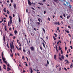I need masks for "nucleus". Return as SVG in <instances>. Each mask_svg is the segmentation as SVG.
Wrapping results in <instances>:
<instances>
[{"label":"nucleus","instance_id":"f257e3e1","mask_svg":"<svg viewBox=\"0 0 73 73\" xmlns=\"http://www.w3.org/2000/svg\"><path fill=\"white\" fill-rule=\"evenodd\" d=\"M11 43H10V47L11 48V49H13V50H15V47H14V46H13V42H12Z\"/></svg>","mask_w":73,"mask_h":73},{"label":"nucleus","instance_id":"f03ea898","mask_svg":"<svg viewBox=\"0 0 73 73\" xmlns=\"http://www.w3.org/2000/svg\"><path fill=\"white\" fill-rule=\"evenodd\" d=\"M9 18L10 20V24H12V18L11 16H9Z\"/></svg>","mask_w":73,"mask_h":73},{"label":"nucleus","instance_id":"7ed1b4c3","mask_svg":"<svg viewBox=\"0 0 73 73\" xmlns=\"http://www.w3.org/2000/svg\"><path fill=\"white\" fill-rule=\"evenodd\" d=\"M54 24H55V25H60V23H59V22L58 23L57 22H54Z\"/></svg>","mask_w":73,"mask_h":73},{"label":"nucleus","instance_id":"20e7f679","mask_svg":"<svg viewBox=\"0 0 73 73\" xmlns=\"http://www.w3.org/2000/svg\"><path fill=\"white\" fill-rule=\"evenodd\" d=\"M30 49L31 50H32V51H34V47H33H33H30Z\"/></svg>","mask_w":73,"mask_h":73},{"label":"nucleus","instance_id":"39448f33","mask_svg":"<svg viewBox=\"0 0 73 73\" xmlns=\"http://www.w3.org/2000/svg\"><path fill=\"white\" fill-rule=\"evenodd\" d=\"M28 3L29 5H32V3L30 2V1L29 0H28Z\"/></svg>","mask_w":73,"mask_h":73},{"label":"nucleus","instance_id":"423d86ee","mask_svg":"<svg viewBox=\"0 0 73 73\" xmlns=\"http://www.w3.org/2000/svg\"><path fill=\"white\" fill-rule=\"evenodd\" d=\"M54 2H56L57 3H59V1L58 0H53Z\"/></svg>","mask_w":73,"mask_h":73},{"label":"nucleus","instance_id":"0eeeda50","mask_svg":"<svg viewBox=\"0 0 73 73\" xmlns=\"http://www.w3.org/2000/svg\"><path fill=\"white\" fill-rule=\"evenodd\" d=\"M13 6L15 9H16V4L15 3L13 5Z\"/></svg>","mask_w":73,"mask_h":73},{"label":"nucleus","instance_id":"6e6552de","mask_svg":"<svg viewBox=\"0 0 73 73\" xmlns=\"http://www.w3.org/2000/svg\"><path fill=\"white\" fill-rule=\"evenodd\" d=\"M28 52H27V54H30V50L29 49H28Z\"/></svg>","mask_w":73,"mask_h":73},{"label":"nucleus","instance_id":"1a4fd4ad","mask_svg":"<svg viewBox=\"0 0 73 73\" xmlns=\"http://www.w3.org/2000/svg\"><path fill=\"white\" fill-rule=\"evenodd\" d=\"M30 70H31V73H33V70H32V68H31V67H30Z\"/></svg>","mask_w":73,"mask_h":73},{"label":"nucleus","instance_id":"9d476101","mask_svg":"<svg viewBox=\"0 0 73 73\" xmlns=\"http://www.w3.org/2000/svg\"><path fill=\"white\" fill-rule=\"evenodd\" d=\"M14 32L15 35H16V34H17V31H16V30H15L14 31Z\"/></svg>","mask_w":73,"mask_h":73},{"label":"nucleus","instance_id":"9b49d317","mask_svg":"<svg viewBox=\"0 0 73 73\" xmlns=\"http://www.w3.org/2000/svg\"><path fill=\"white\" fill-rule=\"evenodd\" d=\"M61 57L62 60H64V55H61Z\"/></svg>","mask_w":73,"mask_h":73},{"label":"nucleus","instance_id":"f8f14e48","mask_svg":"<svg viewBox=\"0 0 73 73\" xmlns=\"http://www.w3.org/2000/svg\"><path fill=\"white\" fill-rule=\"evenodd\" d=\"M68 7H69V9H71V7H72V6H71L70 5H69Z\"/></svg>","mask_w":73,"mask_h":73},{"label":"nucleus","instance_id":"ddd939ff","mask_svg":"<svg viewBox=\"0 0 73 73\" xmlns=\"http://www.w3.org/2000/svg\"><path fill=\"white\" fill-rule=\"evenodd\" d=\"M7 71H9V70H11V68L9 67H7Z\"/></svg>","mask_w":73,"mask_h":73},{"label":"nucleus","instance_id":"4468645a","mask_svg":"<svg viewBox=\"0 0 73 73\" xmlns=\"http://www.w3.org/2000/svg\"><path fill=\"white\" fill-rule=\"evenodd\" d=\"M54 59L55 60H56V55H54Z\"/></svg>","mask_w":73,"mask_h":73},{"label":"nucleus","instance_id":"2eb2a0df","mask_svg":"<svg viewBox=\"0 0 73 73\" xmlns=\"http://www.w3.org/2000/svg\"><path fill=\"white\" fill-rule=\"evenodd\" d=\"M3 11H4V12H7V11H6V8L5 7L4 8Z\"/></svg>","mask_w":73,"mask_h":73},{"label":"nucleus","instance_id":"dca6fc26","mask_svg":"<svg viewBox=\"0 0 73 73\" xmlns=\"http://www.w3.org/2000/svg\"><path fill=\"white\" fill-rule=\"evenodd\" d=\"M42 44L44 48H45V44H44V42H42Z\"/></svg>","mask_w":73,"mask_h":73},{"label":"nucleus","instance_id":"f3484780","mask_svg":"<svg viewBox=\"0 0 73 73\" xmlns=\"http://www.w3.org/2000/svg\"><path fill=\"white\" fill-rule=\"evenodd\" d=\"M65 61L66 62V63H67L68 64H69L70 63L69 61H68V60H67L66 59Z\"/></svg>","mask_w":73,"mask_h":73},{"label":"nucleus","instance_id":"a211bd4d","mask_svg":"<svg viewBox=\"0 0 73 73\" xmlns=\"http://www.w3.org/2000/svg\"><path fill=\"white\" fill-rule=\"evenodd\" d=\"M41 38V39H42V40L44 42V43H45V44H46V42H45V41L44 40V39H43V38Z\"/></svg>","mask_w":73,"mask_h":73},{"label":"nucleus","instance_id":"6ab92c4d","mask_svg":"<svg viewBox=\"0 0 73 73\" xmlns=\"http://www.w3.org/2000/svg\"><path fill=\"white\" fill-rule=\"evenodd\" d=\"M38 4H40V5H44L42 3H38Z\"/></svg>","mask_w":73,"mask_h":73},{"label":"nucleus","instance_id":"aec40b11","mask_svg":"<svg viewBox=\"0 0 73 73\" xmlns=\"http://www.w3.org/2000/svg\"><path fill=\"white\" fill-rule=\"evenodd\" d=\"M8 27L10 26V21H9L8 22Z\"/></svg>","mask_w":73,"mask_h":73},{"label":"nucleus","instance_id":"412c9836","mask_svg":"<svg viewBox=\"0 0 73 73\" xmlns=\"http://www.w3.org/2000/svg\"><path fill=\"white\" fill-rule=\"evenodd\" d=\"M19 22H21V19L20 17H19Z\"/></svg>","mask_w":73,"mask_h":73},{"label":"nucleus","instance_id":"4be33fe9","mask_svg":"<svg viewBox=\"0 0 73 73\" xmlns=\"http://www.w3.org/2000/svg\"><path fill=\"white\" fill-rule=\"evenodd\" d=\"M70 17V16H68L67 17V19H69Z\"/></svg>","mask_w":73,"mask_h":73},{"label":"nucleus","instance_id":"5701e85b","mask_svg":"<svg viewBox=\"0 0 73 73\" xmlns=\"http://www.w3.org/2000/svg\"><path fill=\"white\" fill-rule=\"evenodd\" d=\"M3 40L5 42V36L3 37Z\"/></svg>","mask_w":73,"mask_h":73},{"label":"nucleus","instance_id":"b1692460","mask_svg":"<svg viewBox=\"0 0 73 73\" xmlns=\"http://www.w3.org/2000/svg\"><path fill=\"white\" fill-rule=\"evenodd\" d=\"M53 37L54 40H56V38H55V37H54V36H53Z\"/></svg>","mask_w":73,"mask_h":73},{"label":"nucleus","instance_id":"393cba45","mask_svg":"<svg viewBox=\"0 0 73 73\" xmlns=\"http://www.w3.org/2000/svg\"><path fill=\"white\" fill-rule=\"evenodd\" d=\"M37 23L38 25H40V22H37L36 23V24H37Z\"/></svg>","mask_w":73,"mask_h":73},{"label":"nucleus","instance_id":"a878e982","mask_svg":"<svg viewBox=\"0 0 73 73\" xmlns=\"http://www.w3.org/2000/svg\"><path fill=\"white\" fill-rule=\"evenodd\" d=\"M2 59L3 60V61H5V58L4 57H2Z\"/></svg>","mask_w":73,"mask_h":73},{"label":"nucleus","instance_id":"bb28decb","mask_svg":"<svg viewBox=\"0 0 73 73\" xmlns=\"http://www.w3.org/2000/svg\"><path fill=\"white\" fill-rule=\"evenodd\" d=\"M40 20H41V19H40V18H39L38 19V21H39L40 22H41V21H40Z\"/></svg>","mask_w":73,"mask_h":73},{"label":"nucleus","instance_id":"cd10ccee","mask_svg":"<svg viewBox=\"0 0 73 73\" xmlns=\"http://www.w3.org/2000/svg\"><path fill=\"white\" fill-rule=\"evenodd\" d=\"M42 30L44 31V33H45V29H44L43 28L42 29Z\"/></svg>","mask_w":73,"mask_h":73},{"label":"nucleus","instance_id":"c85d7f7f","mask_svg":"<svg viewBox=\"0 0 73 73\" xmlns=\"http://www.w3.org/2000/svg\"><path fill=\"white\" fill-rule=\"evenodd\" d=\"M59 71H61V67L59 69Z\"/></svg>","mask_w":73,"mask_h":73},{"label":"nucleus","instance_id":"c756f323","mask_svg":"<svg viewBox=\"0 0 73 73\" xmlns=\"http://www.w3.org/2000/svg\"><path fill=\"white\" fill-rule=\"evenodd\" d=\"M65 31L66 32H67V33H69V31H68V30H65Z\"/></svg>","mask_w":73,"mask_h":73},{"label":"nucleus","instance_id":"7c9ffc66","mask_svg":"<svg viewBox=\"0 0 73 73\" xmlns=\"http://www.w3.org/2000/svg\"><path fill=\"white\" fill-rule=\"evenodd\" d=\"M59 59L60 61H62V58H61V57H59Z\"/></svg>","mask_w":73,"mask_h":73},{"label":"nucleus","instance_id":"2f4dec72","mask_svg":"<svg viewBox=\"0 0 73 73\" xmlns=\"http://www.w3.org/2000/svg\"><path fill=\"white\" fill-rule=\"evenodd\" d=\"M1 66H0V72H1Z\"/></svg>","mask_w":73,"mask_h":73},{"label":"nucleus","instance_id":"473e14b6","mask_svg":"<svg viewBox=\"0 0 73 73\" xmlns=\"http://www.w3.org/2000/svg\"><path fill=\"white\" fill-rule=\"evenodd\" d=\"M59 50H61V47H60V46L59 47Z\"/></svg>","mask_w":73,"mask_h":73},{"label":"nucleus","instance_id":"72a5a7b5","mask_svg":"<svg viewBox=\"0 0 73 73\" xmlns=\"http://www.w3.org/2000/svg\"><path fill=\"white\" fill-rule=\"evenodd\" d=\"M47 64H49V61H48V60H47Z\"/></svg>","mask_w":73,"mask_h":73},{"label":"nucleus","instance_id":"f704fd0d","mask_svg":"<svg viewBox=\"0 0 73 73\" xmlns=\"http://www.w3.org/2000/svg\"><path fill=\"white\" fill-rule=\"evenodd\" d=\"M54 35H55V37H57V35H56V33L54 34Z\"/></svg>","mask_w":73,"mask_h":73},{"label":"nucleus","instance_id":"c9c22d12","mask_svg":"<svg viewBox=\"0 0 73 73\" xmlns=\"http://www.w3.org/2000/svg\"><path fill=\"white\" fill-rule=\"evenodd\" d=\"M56 49L57 51H58V49H57V46H56Z\"/></svg>","mask_w":73,"mask_h":73},{"label":"nucleus","instance_id":"e433bc0d","mask_svg":"<svg viewBox=\"0 0 73 73\" xmlns=\"http://www.w3.org/2000/svg\"><path fill=\"white\" fill-rule=\"evenodd\" d=\"M70 68H73V65H72L71 64L70 66Z\"/></svg>","mask_w":73,"mask_h":73},{"label":"nucleus","instance_id":"4c0bfd02","mask_svg":"<svg viewBox=\"0 0 73 73\" xmlns=\"http://www.w3.org/2000/svg\"><path fill=\"white\" fill-rule=\"evenodd\" d=\"M48 20L49 21H50V18L49 17L48 18Z\"/></svg>","mask_w":73,"mask_h":73},{"label":"nucleus","instance_id":"58836bf2","mask_svg":"<svg viewBox=\"0 0 73 73\" xmlns=\"http://www.w3.org/2000/svg\"><path fill=\"white\" fill-rule=\"evenodd\" d=\"M7 13L8 14H9V11H8V10H7Z\"/></svg>","mask_w":73,"mask_h":73},{"label":"nucleus","instance_id":"ea45409f","mask_svg":"<svg viewBox=\"0 0 73 73\" xmlns=\"http://www.w3.org/2000/svg\"><path fill=\"white\" fill-rule=\"evenodd\" d=\"M5 63V64H7V61H3Z\"/></svg>","mask_w":73,"mask_h":73},{"label":"nucleus","instance_id":"a19ab883","mask_svg":"<svg viewBox=\"0 0 73 73\" xmlns=\"http://www.w3.org/2000/svg\"><path fill=\"white\" fill-rule=\"evenodd\" d=\"M23 51L24 52H26V50L25 49H23Z\"/></svg>","mask_w":73,"mask_h":73},{"label":"nucleus","instance_id":"79ce46f5","mask_svg":"<svg viewBox=\"0 0 73 73\" xmlns=\"http://www.w3.org/2000/svg\"><path fill=\"white\" fill-rule=\"evenodd\" d=\"M61 54H63V51H62V50H61Z\"/></svg>","mask_w":73,"mask_h":73},{"label":"nucleus","instance_id":"37998d69","mask_svg":"<svg viewBox=\"0 0 73 73\" xmlns=\"http://www.w3.org/2000/svg\"><path fill=\"white\" fill-rule=\"evenodd\" d=\"M13 39H15V38H16V36H14V37H13Z\"/></svg>","mask_w":73,"mask_h":73},{"label":"nucleus","instance_id":"c03bdc74","mask_svg":"<svg viewBox=\"0 0 73 73\" xmlns=\"http://www.w3.org/2000/svg\"><path fill=\"white\" fill-rule=\"evenodd\" d=\"M64 70H65L66 71H67V69H66V68L65 67L64 68Z\"/></svg>","mask_w":73,"mask_h":73},{"label":"nucleus","instance_id":"a18cd8bd","mask_svg":"<svg viewBox=\"0 0 73 73\" xmlns=\"http://www.w3.org/2000/svg\"><path fill=\"white\" fill-rule=\"evenodd\" d=\"M40 49H41V50H42V47L41 46H40Z\"/></svg>","mask_w":73,"mask_h":73},{"label":"nucleus","instance_id":"49530a36","mask_svg":"<svg viewBox=\"0 0 73 73\" xmlns=\"http://www.w3.org/2000/svg\"><path fill=\"white\" fill-rule=\"evenodd\" d=\"M60 18H61L62 19H63V18H62V16H60Z\"/></svg>","mask_w":73,"mask_h":73},{"label":"nucleus","instance_id":"de8ad7c7","mask_svg":"<svg viewBox=\"0 0 73 73\" xmlns=\"http://www.w3.org/2000/svg\"><path fill=\"white\" fill-rule=\"evenodd\" d=\"M45 66H48V64H45Z\"/></svg>","mask_w":73,"mask_h":73},{"label":"nucleus","instance_id":"09e8293b","mask_svg":"<svg viewBox=\"0 0 73 73\" xmlns=\"http://www.w3.org/2000/svg\"><path fill=\"white\" fill-rule=\"evenodd\" d=\"M24 56H23L22 57V59H24Z\"/></svg>","mask_w":73,"mask_h":73},{"label":"nucleus","instance_id":"8fccbe9b","mask_svg":"<svg viewBox=\"0 0 73 73\" xmlns=\"http://www.w3.org/2000/svg\"><path fill=\"white\" fill-rule=\"evenodd\" d=\"M63 16L64 17H65L66 16L65 15V14H63Z\"/></svg>","mask_w":73,"mask_h":73},{"label":"nucleus","instance_id":"3c124183","mask_svg":"<svg viewBox=\"0 0 73 73\" xmlns=\"http://www.w3.org/2000/svg\"><path fill=\"white\" fill-rule=\"evenodd\" d=\"M10 35L11 36H13V34H12V33H10Z\"/></svg>","mask_w":73,"mask_h":73},{"label":"nucleus","instance_id":"603ef678","mask_svg":"<svg viewBox=\"0 0 73 73\" xmlns=\"http://www.w3.org/2000/svg\"><path fill=\"white\" fill-rule=\"evenodd\" d=\"M70 47L71 49H73V47H72V46H70Z\"/></svg>","mask_w":73,"mask_h":73},{"label":"nucleus","instance_id":"864d4df0","mask_svg":"<svg viewBox=\"0 0 73 73\" xmlns=\"http://www.w3.org/2000/svg\"><path fill=\"white\" fill-rule=\"evenodd\" d=\"M17 43H19V40H17Z\"/></svg>","mask_w":73,"mask_h":73},{"label":"nucleus","instance_id":"5fc2aeb1","mask_svg":"<svg viewBox=\"0 0 73 73\" xmlns=\"http://www.w3.org/2000/svg\"><path fill=\"white\" fill-rule=\"evenodd\" d=\"M68 28H69L70 29H71V27H70V26H68Z\"/></svg>","mask_w":73,"mask_h":73},{"label":"nucleus","instance_id":"6e6d98bb","mask_svg":"<svg viewBox=\"0 0 73 73\" xmlns=\"http://www.w3.org/2000/svg\"><path fill=\"white\" fill-rule=\"evenodd\" d=\"M10 51H11V53H12V49H10Z\"/></svg>","mask_w":73,"mask_h":73},{"label":"nucleus","instance_id":"4d7b16f0","mask_svg":"<svg viewBox=\"0 0 73 73\" xmlns=\"http://www.w3.org/2000/svg\"><path fill=\"white\" fill-rule=\"evenodd\" d=\"M67 49V47H65V50H66Z\"/></svg>","mask_w":73,"mask_h":73},{"label":"nucleus","instance_id":"13d9d810","mask_svg":"<svg viewBox=\"0 0 73 73\" xmlns=\"http://www.w3.org/2000/svg\"><path fill=\"white\" fill-rule=\"evenodd\" d=\"M57 31H58V30H59V27H57Z\"/></svg>","mask_w":73,"mask_h":73},{"label":"nucleus","instance_id":"bf43d9fd","mask_svg":"<svg viewBox=\"0 0 73 73\" xmlns=\"http://www.w3.org/2000/svg\"><path fill=\"white\" fill-rule=\"evenodd\" d=\"M13 17H15V14H13Z\"/></svg>","mask_w":73,"mask_h":73},{"label":"nucleus","instance_id":"052dcab7","mask_svg":"<svg viewBox=\"0 0 73 73\" xmlns=\"http://www.w3.org/2000/svg\"><path fill=\"white\" fill-rule=\"evenodd\" d=\"M59 57H60L61 56V54H60V53L59 54Z\"/></svg>","mask_w":73,"mask_h":73},{"label":"nucleus","instance_id":"680f3d73","mask_svg":"<svg viewBox=\"0 0 73 73\" xmlns=\"http://www.w3.org/2000/svg\"><path fill=\"white\" fill-rule=\"evenodd\" d=\"M66 57H67V58H68V54L66 55Z\"/></svg>","mask_w":73,"mask_h":73},{"label":"nucleus","instance_id":"e2e57ef3","mask_svg":"<svg viewBox=\"0 0 73 73\" xmlns=\"http://www.w3.org/2000/svg\"><path fill=\"white\" fill-rule=\"evenodd\" d=\"M32 9H33V10H35V9L33 7H32Z\"/></svg>","mask_w":73,"mask_h":73},{"label":"nucleus","instance_id":"0e129e2a","mask_svg":"<svg viewBox=\"0 0 73 73\" xmlns=\"http://www.w3.org/2000/svg\"><path fill=\"white\" fill-rule=\"evenodd\" d=\"M52 16H53V18H54V17H55V16L53 15Z\"/></svg>","mask_w":73,"mask_h":73},{"label":"nucleus","instance_id":"69168bd1","mask_svg":"<svg viewBox=\"0 0 73 73\" xmlns=\"http://www.w3.org/2000/svg\"><path fill=\"white\" fill-rule=\"evenodd\" d=\"M11 3H13V0H11Z\"/></svg>","mask_w":73,"mask_h":73},{"label":"nucleus","instance_id":"338daca9","mask_svg":"<svg viewBox=\"0 0 73 73\" xmlns=\"http://www.w3.org/2000/svg\"><path fill=\"white\" fill-rule=\"evenodd\" d=\"M28 9H26V12L27 13H28Z\"/></svg>","mask_w":73,"mask_h":73},{"label":"nucleus","instance_id":"774afa93","mask_svg":"<svg viewBox=\"0 0 73 73\" xmlns=\"http://www.w3.org/2000/svg\"><path fill=\"white\" fill-rule=\"evenodd\" d=\"M46 13V11H44V14H45V13Z\"/></svg>","mask_w":73,"mask_h":73}]
</instances>
